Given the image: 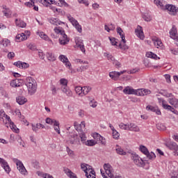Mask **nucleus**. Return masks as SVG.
Listing matches in <instances>:
<instances>
[{
  "mask_svg": "<svg viewBox=\"0 0 178 178\" xmlns=\"http://www.w3.org/2000/svg\"><path fill=\"white\" fill-rule=\"evenodd\" d=\"M26 86L27 87L28 94L29 95H34L37 92V81L31 76H29L26 79Z\"/></svg>",
  "mask_w": 178,
  "mask_h": 178,
  "instance_id": "obj_1",
  "label": "nucleus"
},
{
  "mask_svg": "<svg viewBox=\"0 0 178 178\" xmlns=\"http://www.w3.org/2000/svg\"><path fill=\"white\" fill-rule=\"evenodd\" d=\"M13 161L17 165V169L21 175H23V176H27V175H29V172H27V170L26 169V167H24V165H23L22 161L17 159H13Z\"/></svg>",
  "mask_w": 178,
  "mask_h": 178,
  "instance_id": "obj_2",
  "label": "nucleus"
},
{
  "mask_svg": "<svg viewBox=\"0 0 178 178\" xmlns=\"http://www.w3.org/2000/svg\"><path fill=\"white\" fill-rule=\"evenodd\" d=\"M131 158L134 163L139 168H144V166H145V162H144L143 159L140 156H138V154L136 153H131Z\"/></svg>",
  "mask_w": 178,
  "mask_h": 178,
  "instance_id": "obj_3",
  "label": "nucleus"
},
{
  "mask_svg": "<svg viewBox=\"0 0 178 178\" xmlns=\"http://www.w3.org/2000/svg\"><path fill=\"white\" fill-rule=\"evenodd\" d=\"M0 120L3 122L6 127L9 128V124L12 122L10 117H9L3 110L0 111Z\"/></svg>",
  "mask_w": 178,
  "mask_h": 178,
  "instance_id": "obj_4",
  "label": "nucleus"
},
{
  "mask_svg": "<svg viewBox=\"0 0 178 178\" xmlns=\"http://www.w3.org/2000/svg\"><path fill=\"white\" fill-rule=\"evenodd\" d=\"M139 149L141 152L143 153L144 155L147 156V158H148V159H155V158H156L155 153L152 152L149 153L148 148H147V147L145 145H141L139 147Z\"/></svg>",
  "mask_w": 178,
  "mask_h": 178,
  "instance_id": "obj_5",
  "label": "nucleus"
},
{
  "mask_svg": "<svg viewBox=\"0 0 178 178\" xmlns=\"http://www.w3.org/2000/svg\"><path fill=\"white\" fill-rule=\"evenodd\" d=\"M159 102L160 104H161L164 109H167V111H170V112H172V113H174L175 115H178V111L170 105L166 104V102L163 99H159Z\"/></svg>",
  "mask_w": 178,
  "mask_h": 178,
  "instance_id": "obj_6",
  "label": "nucleus"
},
{
  "mask_svg": "<svg viewBox=\"0 0 178 178\" xmlns=\"http://www.w3.org/2000/svg\"><path fill=\"white\" fill-rule=\"evenodd\" d=\"M165 147L168 148V149H170L171 151H174L175 155L178 156V145L177 143L175 142H169L167 143H165Z\"/></svg>",
  "mask_w": 178,
  "mask_h": 178,
  "instance_id": "obj_7",
  "label": "nucleus"
},
{
  "mask_svg": "<svg viewBox=\"0 0 178 178\" xmlns=\"http://www.w3.org/2000/svg\"><path fill=\"white\" fill-rule=\"evenodd\" d=\"M104 169L108 177L115 178V177L113 176V168H112V165H111V164L105 163L104 165Z\"/></svg>",
  "mask_w": 178,
  "mask_h": 178,
  "instance_id": "obj_8",
  "label": "nucleus"
},
{
  "mask_svg": "<svg viewBox=\"0 0 178 178\" xmlns=\"http://www.w3.org/2000/svg\"><path fill=\"white\" fill-rule=\"evenodd\" d=\"M124 73H126V70H123L121 72H116L113 71L111 72H109L108 76L112 79L113 80H115V81H118L119 80V77H120L121 74H124Z\"/></svg>",
  "mask_w": 178,
  "mask_h": 178,
  "instance_id": "obj_9",
  "label": "nucleus"
},
{
  "mask_svg": "<svg viewBox=\"0 0 178 178\" xmlns=\"http://www.w3.org/2000/svg\"><path fill=\"white\" fill-rule=\"evenodd\" d=\"M0 164L1 165V167L5 170V172H7L8 175H9V173H10V170H12V169H10V167L9 166L8 161L6 160H5L4 159H2L0 157Z\"/></svg>",
  "mask_w": 178,
  "mask_h": 178,
  "instance_id": "obj_10",
  "label": "nucleus"
},
{
  "mask_svg": "<svg viewBox=\"0 0 178 178\" xmlns=\"http://www.w3.org/2000/svg\"><path fill=\"white\" fill-rule=\"evenodd\" d=\"M135 33L140 40H144V38H145V35H144V32L143 31V27L140 26H137V29L135 30Z\"/></svg>",
  "mask_w": 178,
  "mask_h": 178,
  "instance_id": "obj_11",
  "label": "nucleus"
},
{
  "mask_svg": "<svg viewBox=\"0 0 178 178\" xmlns=\"http://www.w3.org/2000/svg\"><path fill=\"white\" fill-rule=\"evenodd\" d=\"M59 59L61 62H63V63H65L66 67L72 69V63H70L67 57H66L65 55H60L59 56Z\"/></svg>",
  "mask_w": 178,
  "mask_h": 178,
  "instance_id": "obj_12",
  "label": "nucleus"
},
{
  "mask_svg": "<svg viewBox=\"0 0 178 178\" xmlns=\"http://www.w3.org/2000/svg\"><path fill=\"white\" fill-rule=\"evenodd\" d=\"M165 9H167V10H168V12H170V15H172V16L176 15V13H177V11H178L176 6H175L173 5L165 6Z\"/></svg>",
  "mask_w": 178,
  "mask_h": 178,
  "instance_id": "obj_13",
  "label": "nucleus"
},
{
  "mask_svg": "<svg viewBox=\"0 0 178 178\" xmlns=\"http://www.w3.org/2000/svg\"><path fill=\"white\" fill-rule=\"evenodd\" d=\"M170 38H172V40H177V41H178L177 29H176V26L175 25L172 26V28L170 31Z\"/></svg>",
  "mask_w": 178,
  "mask_h": 178,
  "instance_id": "obj_14",
  "label": "nucleus"
},
{
  "mask_svg": "<svg viewBox=\"0 0 178 178\" xmlns=\"http://www.w3.org/2000/svg\"><path fill=\"white\" fill-rule=\"evenodd\" d=\"M59 43L60 45H66L69 42V39L67 38V35L66 33H63L61 35L60 37L59 40Z\"/></svg>",
  "mask_w": 178,
  "mask_h": 178,
  "instance_id": "obj_15",
  "label": "nucleus"
},
{
  "mask_svg": "<svg viewBox=\"0 0 178 178\" xmlns=\"http://www.w3.org/2000/svg\"><path fill=\"white\" fill-rule=\"evenodd\" d=\"M15 66L17 67H21V69H28V67H30V65L27 63H23L22 61H17L14 63Z\"/></svg>",
  "mask_w": 178,
  "mask_h": 178,
  "instance_id": "obj_16",
  "label": "nucleus"
},
{
  "mask_svg": "<svg viewBox=\"0 0 178 178\" xmlns=\"http://www.w3.org/2000/svg\"><path fill=\"white\" fill-rule=\"evenodd\" d=\"M61 91L67 95V97H73V92L67 86H61Z\"/></svg>",
  "mask_w": 178,
  "mask_h": 178,
  "instance_id": "obj_17",
  "label": "nucleus"
},
{
  "mask_svg": "<svg viewBox=\"0 0 178 178\" xmlns=\"http://www.w3.org/2000/svg\"><path fill=\"white\" fill-rule=\"evenodd\" d=\"M149 94H151V90H148V89H140L138 90L136 95H140V97H144L145 95H149Z\"/></svg>",
  "mask_w": 178,
  "mask_h": 178,
  "instance_id": "obj_18",
  "label": "nucleus"
},
{
  "mask_svg": "<svg viewBox=\"0 0 178 178\" xmlns=\"http://www.w3.org/2000/svg\"><path fill=\"white\" fill-rule=\"evenodd\" d=\"M128 130L129 131L138 132L140 131V127H138V126H137L134 123H130V124H128Z\"/></svg>",
  "mask_w": 178,
  "mask_h": 178,
  "instance_id": "obj_19",
  "label": "nucleus"
},
{
  "mask_svg": "<svg viewBox=\"0 0 178 178\" xmlns=\"http://www.w3.org/2000/svg\"><path fill=\"white\" fill-rule=\"evenodd\" d=\"M74 126L77 131H83L86 129V122L82 121L79 125H77V123L74 122Z\"/></svg>",
  "mask_w": 178,
  "mask_h": 178,
  "instance_id": "obj_20",
  "label": "nucleus"
},
{
  "mask_svg": "<svg viewBox=\"0 0 178 178\" xmlns=\"http://www.w3.org/2000/svg\"><path fill=\"white\" fill-rule=\"evenodd\" d=\"M124 94L128 95H131L133 94H136V90L130 88V86H127L124 90H123Z\"/></svg>",
  "mask_w": 178,
  "mask_h": 178,
  "instance_id": "obj_21",
  "label": "nucleus"
},
{
  "mask_svg": "<svg viewBox=\"0 0 178 178\" xmlns=\"http://www.w3.org/2000/svg\"><path fill=\"white\" fill-rule=\"evenodd\" d=\"M81 169L82 170H83V172H84L86 174H87V173H88V171H89V170H91V165H90L86 163H82L81 164Z\"/></svg>",
  "mask_w": 178,
  "mask_h": 178,
  "instance_id": "obj_22",
  "label": "nucleus"
},
{
  "mask_svg": "<svg viewBox=\"0 0 178 178\" xmlns=\"http://www.w3.org/2000/svg\"><path fill=\"white\" fill-rule=\"evenodd\" d=\"M64 173H65V175H67L70 178H77L76 174L72 172L69 168H64Z\"/></svg>",
  "mask_w": 178,
  "mask_h": 178,
  "instance_id": "obj_23",
  "label": "nucleus"
},
{
  "mask_svg": "<svg viewBox=\"0 0 178 178\" xmlns=\"http://www.w3.org/2000/svg\"><path fill=\"white\" fill-rule=\"evenodd\" d=\"M45 122L47 123V124H53V126H58L60 124L59 121H56V120L51 119L49 118H47Z\"/></svg>",
  "mask_w": 178,
  "mask_h": 178,
  "instance_id": "obj_24",
  "label": "nucleus"
},
{
  "mask_svg": "<svg viewBox=\"0 0 178 178\" xmlns=\"http://www.w3.org/2000/svg\"><path fill=\"white\" fill-rule=\"evenodd\" d=\"M45 122L47 123V124H53V126H58L60 124L59 121H56V120L51 119L49 118H47Z\"/></svg>",
  "mask_w": 178,
  "mask_h": 178,
  "instance_id": "obj_25",
  "label": "nucleus"
},
{
  "mask_svg": "<svg viewBox=\"0 0 178 178\" xmlns=\"http://www.w3.org/2000/svg\"><path fill=\"white\" fill-rule=\"evenodd\" d=\"M16 101L19 105H24L27 102V99L24 97L19 96L16 98Z\"/></svg>",
  "mask_w": 178,
  "mask_h": 178,
  "instance_id": "obj_26",
  "label": "nucleus"
},
{
  "mask_svg": "<svg viewBox=\"0 0 178 178\" xmlns=\"http://www.w3.org/2000/svg\"><path fill=\"white\" fill-rule=\"evenodd\" d=\"M168 102L170 104V105H172L175 106V108H177L178 106V99H176L175 97H172L168 99Z\"/></svg>",
  "mask_w": 178,
  "mask_h": 178,
  "instance_id": "obj_27",
  "label": "nucleus"
},
{
  "mask_svg": "<svg viewBox=\"0 0 178 178\" xmlns=\"http://www.w3.org/2000/svg\"><path fill=\"white\" fill-rule=\"evenodd\" d=\"M69 144H76L77 143V135L72 134L71 135L70 139L67 140Z\"/></svg>",
  "mask_w": 178,
  "mask_h": 178,
  "instance_id": "obj_28",
  "label": "nucleus"
},
{
  "mask_svg": "<svg viewBox=\"0 0 178 178\" xmlns=\"http://www.w3.org/2000/svg\"><path fill=\"white\" fill-rule=\"evenodd\" d=\"M146 56L147 58H150L151 59H155V60H158V59H160V58L158 57L156 54L152 53V51H148L147 53H146Z\"/></svg>",
  "mask_w": 178,
  "mask_h": 178,
  "instance_id": "obj_29",
  "label": "nucleus"
},
{
  "mask_svg": "<svg viewBox=\"0 0 178 178\" xmlns=\"http://www.w3.org/2000/svg\"><path fill=\"white\" fill-rule=\"evenodd\" d=\"M46 56L48 59V60H49V62H55V60H56V57L55 56V54L48 52L46 54Z\"/></svg>",
  "mask_w": 178,
  "mask_h": 178,
  "instance_id": "obj_30",
  "label": "nucleus"
},
{
  "mask_svg": "<svg viewBox=\"0 0 178 178\" xmlns=\"http://www.w3.org/2000/svg\"><path fill=\"white\" fill-rule=\"evenodd\" d=\"M8 127L11 129V130H13V131H15V133H19V128H17V127H16V125L15 124V123L13 122H10L8 124Z\"/></svg>",
  "mask_w": 178,
  "mask_h": 178,
  "instance_id": "obj_31",
  "label": "nucleus"
},
{
  "mask_svg": "<svg viewBox=\"0 0 178 178\" xmlns=\"http://www.w3.org/2000/svg\"><path fill=\"white\" fill-rule=\"evenodd\" d=\"M16 40H18V41H24L25 40H27V35L24 33H19L16 35Z\"/></svg>",
  "mask_w": 178,
  "mask_h": 178,
  "instance_id": "obj_32",
  "label": "nucleus"
},
{
  "mask_svg": "<svg viewBox=\"0 0 178 178\" xmlns=\"http://www.w3.org/2000/svg\"><path fill=\"white\" fill-rule=\"evenodd\" d=\"M36 34L42 38V40H44V41H47V40H49V37H48V35L44 33V32H40L37 31Z\"/></svg>",
  "mask_w": 178,
  "mask_h": 178,
  "instance_id": "obj_33",
  "label": "nucleus"
},
{
  "mask_svg": "<svg viewBox=\"0 0 178 178\" xmlns=\"http://www.w3.org/2000/svg\"><path fill=\"white\" fill-rule=\"evenodd\" d=\"M1 45H3V47H4V48H6V47H9V45H10V40L8 39H3L1 42H0Z\"/></svg>",
  "mask_w": 178,
  "mask_h": 178,
  "instance_id": "obj_34",
  "label": "nucleus"
},
{
  "mask_svg": "<svg viewBox=\"0 0 178 178\" xmlns=\"http://www.w3.org/2000/svg\"><path fill=\"white\" fill-rule=\"evenodd\" d=\"M153 42H154L155 47H156L157 48L159 47H162V45H163L162 43V40H161V39H159L158 38L153 39Z\"/></svg>",
  "mask_w": 178,
  "mask_h": 178,
  "instance_id": "obj_35",
  "label": "nucleus"
},
{
  "mask_svg": "<svg viewBox=\"0 0 178 178\" xmlns=\"http://www.w3.org/2000/svg\"><path fill=\"white\" fill-rule=\"evenodd\" d=\"M88 67H89L88 65H81L76 69V72L81 73V72H84L85 70H88Z\"/></svg>",
  "mask_w": 178,
  "mask_h": 178,
  "instance_id": "obj_36",
  "label": "nucleus"
},
{
  "mask_svg": "<svg viewBox=\"0 0 178 178\" xmlns=\"http://www.w3.org/2000/svg\"><path fill=\"white\" fill-rule=\"evenodd\" d=\"M91 91V87L90 86H85L82 87V94L83 95H87Z\"/></svg>",
  "mask_w": 178,
  "mask_h": 178,
  "instance_id": "obj_37",
  "label": "nucleus"
},
{
  "mask_svg": "<svg viewBox=\"0 0 178 178\" xmlns=\"http://www.w3.org/2000/svg\"><path fill=\"white\" fill-rule=\"evenodd\" d=\"M117 147H118L115 149V151L118 155H126V152H124L121 147H119L118 145H117Z\"/></svg>",
  "mask_w": 178,
  "mask_h": 178,
  "instance_id": "obj_38",
  "label": "nucleus"
},
{
  "mask_svg": "<svg viewBox=\"0 0 178 178\" xmlns=\"http://www.w3.org/2000/svg\"><path fill=\"white\" fill-rule=\"evenodd\" d=\"M143 19L145 20V22H151L152 20V17H151V15L149 13H145L143 15Z\"/></svg>",
  "mask_w": 178,
  "mask_h": 178,
  "instance_id": "obj_39",
  "label": "nucleus"
},
{
  "mask_svg": "<svg viewBox=\"0 0 178 178\" xmlns=\"http://www.w3.org/2000/svg\"><path fill=\"white\" fill-rule=\"evenodd\" d=\"M54 30L56 34H60L61 35H63V34H65V30H63L60 27H56Z\"/></svg>",
  "mask_w": 178,
  "mask_h": 178,
  "instance_id": "obj_40",
  "label": "nucleus"
},
{
  "mask_svg": "<svg viewBox=\"0 0 178 178\" xmlns=\"http://www.w3.org/2000/svg\"><path fill=\"white\" fill-rule=\"evenodd\" d=\"M92 137L93 138H95V140H97V141L104 140V137H102L98 133H94L92 134Z\"/></svg>",
  "mask_w": 178,
  "mask_h": 178,
  "instance_id": "obj_41",
  "label": "nucleus"
},
{
  "mask_svg": "<svg viewBox=\"0 0 178 178\" xmlns=\"http://www.w3.org/2000/svg\"><path fill=\"white\" fill-rule=\"evenodd\" d=\"M3 13L6 17H10V16H12V12L9 8H6L4 10H3Z\"/></svg>",
  "mask_w": 178,
  "mask_h": 178,
  "instance_id": "obj_42",
  "label": "nucleus"
},
{
  "mask_svg": "<svg viewBox=\"0 0 178 178\" xmlns=\"http://www.w3.org/2000/svg\"><path fill=\"white\" fill-rule=\"evenodd\" d=\"M112 134H113V138H114L115 140H119V138L120 137V134H119V132H118L116 129H114L113 131H112Z\"/></svg>",
  "mask_w": 178,
  "mask_h": 178,
  "instance_id": "obj_43",
  "label": "nucleus"
},
{
  "mask_svg": "<svg viewBox=\"0 0 178 178\" xmlns=\"http://www.w3.org/2000/svg\"><path fill=\"white\" fill-rule=\"evenodd\" d=\"M72 25L74 26V27H75L76 30H77L79 33H81L83 31V29L81 28V25H80V24L72 23Z\"/></svg>",
  "mask_w": 178,
  "mask_h": 178,
  "instance_id": "obj_44",
  "label": "nucleus"
},
{
  "mask_svg": "<svg viewBox=\"0 0 178 178\" xmlns=\"http://www.w3.org/2000/svg\"><path fill=\"white\" fill-rule=\"evenodd\" d=\"M85 144L88 145V147H94V145L97 144V142H95L94 140H88L85 142Z\"/></svg>",
  "mask_w": 178,
  "mask_h": 178,
  "instance_id": "obj_45",
  "label": "nucleus"
},
{
  "mask_svg": "<svg viewBox=\"0 0 178 178\" xmlns=\"http://www.w3.org/2000/svg\"><path fill=\"white\" fill-rule=\"evenodd\" d=\"M10 86L14 88L20 87V84H19V79L13 80L10 83Z\"/></svg>",
  "mask_w": 178,
  "mask_h": 178,
  "instance_id": "obj_46",
  "label": "nucleus"
},
{
  "mask_svg": "<svg viewBox=\"0 0 178 178\" xmlns=\"http://www.w3.org/2000/svg\"><path fill=\"white\" fill-rule=\"evenodd\" d=\"M80 138L81 141L84 144H86V140H87V137L86 136V134L83 131H80Z\"/></svg>",
  "mask_w": 178,
  "mask_h": 178,
  "instance_id": "obj_47",
  "label": "nucleus"
},
{
  "mask_svg": "<svg viewBox=\"0 0 178 178\" xmlns=\"http://www.w3.org/2000/svg\"><path fill=\"white\" fill-rule=\"evenodd\" d=\"M119 127L120 129H121L122 130H129V124H126L123 122L120 123L119 124Z\"/></svg>",
  "mask_w": 178,
  "mask_h": 178,
  "instance_id": "obj_48",
  "label": "nucleus"
},
{
  "mask_svg": "<svg viewBox=\"0 0 178 178\" xmlns=\"http://www.w3.org/2000/svg\"><path fill=\"white\" fill-rule=\"evenodd\" d=\"M67 79L63 78L60 79V83L61 84L62 87H67Z\"/></svg>",
  "mask_w": 178,
  "mask_h": 178,
  "instance_id": "obj_49",
  "label": "nucleus"
},
{
  "mask_svg": "<svg viewBox=\"0 0 178 178\" xmlns=\"http://www.w3.org/2000/svg\"><path fill=\"white\" fill-rule=\"evenodd\" d=\"M75 92H76L79 95H81V94H83V87L76 86Z\"/></svg>",
  "mask_w": 178,
  "mask_h": 178,
  "instance_id": "obj_50",
  "label": "nucleus"
},
{
  "mask_svg": "<svg viewBox=\"0 0 178 178\" xmlns=\"http://www.w3.org/2000/svg\"><path fill=\"white\" fill-rule=\"evenodd\" d=\"M104 56H106L108 60H111V62H113L115 60V57H113L112 54L104 53Z\"/></svg>",
  "mask_w": 178,
  "mask_h": 178,
  "instance_id": "obj_51",
  "label": "nucleus"
},
{
  "mask_svg": "<svg viewBox=\"0 0 178 178\" xmlns=\"http://www.w3.org/2000/svg\"><path fill=\"white\" fill-rule=\"evenodd\" d=\"M119 47H120V49H123V51H126V50L129 49V46H127V44L124 42L120 43L119 44Z\"/></svg>",
  "mask_w": 178,
  "mask_h": 178,
  "instance_id": "obj_52",
  "label": "nucleus"
},
{
  "mask_svg": "<svg viewBox=\"0 0 178 178\" xmlns=\"http://www.w3.org/2000/svg\"><path fill=\"white\" fill-rule=\"evenodd\" d=\"M66 151L70 156H74V152L70 149V148L67 146L66 147Z\"/></svg>",
  "mask_w": 178,
  "mask_h": 178,
  "instance_id": "obj_53",
  "label": "nucleus"
},
{
  "mask_svg": "<svg viewBox=\"0 0 178 178\" xmlns=\"http://www.w3.org/2000/svg\"><path fill=\"white\" fill-rule=\"evenodd\" d=\"M146 110L150 111L151 112H155V111H156V107L151 106V105H148L146 106Z\"/></svg>",
  "mask_w": 178,
  "mask_h": 178,
  "instance_id": "obj_54",
  "label": "nucleus"
},
{
  "mask_svg": "<svg viewBox=\"0 0 178 178\" xmlns=\"http://www.w3.org/2000/svg\"><path fill=\"white\" fill-rule=\"evenodd\" d=\"M76 44L77 45L78 47H79L81 45L84 44L83 42V40L78 38L75 40Z\"/></svg>",
  "mask_w": 178,
  "mask_h": 178,
  "instance_id": "obj_55",
  "label": "nucleus"
},
{
  "mask_svg": "<svg viewBox=\"0 0 178 178\" xmlns=\"http://www.w3.org/2000/svg\"><path fill=\"white\" fill-rule=\"evenodd\" d=\"M118 34L120 35L122 42H124V44H126V36H124V33L123 32H120V33H118Z\"/></svg>",
  "mask_w": 178,
  "mask_h": 178,
  "instance_id": "obj_56",
  "label": "nucleus"
},
{
  "mask_svg": "<svg viewBox=\"0 0 178 178\" xmlns=\"http://www.w3.org/2000/svg\"><path fill=\"white\" fill-rule=\"evenodd\" d=\"M89 101H90V103H89L90 106H91L92 108H97V102L94 101V99L93 100L90 99Z\"/></svg>",
  "mask_w": 178,
  "mask_h": 178,
  "instance_id": "obj_57",
  "label": "nucleus"
},
{
  "mask_svg": "<svg viewBox=\"0 0 178 178\" xmlns=\"http://www.w3.org/2000/svg\"><path fill=\"white\" fill-rule=\"evenodd\" d=\"M38 56L40 59L45 58V54H44V52H42V50H41V49L38 50Z\"/></svg>",
  "mask_w": 178,
  "mask_h": 178,
  "instance_id": "obj_58",
  "label": "nucleus"
},
{
  "mask_svg": "<svg viewBox=\"0 0 178 178\" xmlns=\"http://www.w3.org/2000/svg\"><path fill=\"white\" fill-rule=\"evenodd\" d=\"M28 48H29L31 49V51H38L37 46H35V44H29L28 45Z\"/></svg>",
  "mask_w": 178,
  "mask_h": 178,
  "instance_id": "obj_59",
  "label": "nucleus"
},
{
  "mask_svg": "<svg viewBox=\"0 0 178 178\" xmlns=\"http://www.w3.org/2000/svg\"><path fill=\"white\" fill-rule=\"evenodd\" d=\"M17 27L19 29H24L27 26V24L26 23H17L16 24Z\"/></svg>",
  "mask_w": 178,
  "mask_h": 178,
  "instance_id": "obj_60",
  "label": "nucleus"
},
{
  "mask_svg": "<svg viewBox=\"0 0 178 178\" xmlns=\"http://www.w3.org/2000/svg\"><path fill=\"white\" fill-rule=\"evenodd\" d=\"M49 23H63V22L59 21L58 18H51L49 20Z\"/></svg>",
  "mask_w": 178,
  "mask_h": 178,
  "instance_id": "obj_61",
  "label": "nucleus"
},
{
  "mask_svg": "<svg viewBox=\"0 0 178 178\" xmlns=\"http://www.w3.org/2000/svg\"><path fill=\"white\" fill-rule=\"evenodd\" d=\"M111 42V45H117L118 42L116 41V39L115 38H108Z\"/></svg>",
  "mask_w": 178,
  "mask_h": 178,
  "instance_id": "obj_62",
  "label": "nucleus"
},
{
  "mask_svg": "<svg viewBox=\"0 0 178 178\" xmlns=\"http://www.w3.org/2000/svg\"><path fill=\"white\" fill-rule=\"evenodd\" d=\"M113 65H115V66H116V67H122V64L120 63V62L114 60L113 61Z\"/></svg>",
  "mask_w": 178,
  "mask_h": 178,
  "instance_id": "obj_63",
  "label": "nucleus"
},
{
  "mask_svg": "<svg viewBox=\"0 0 178 178\" xmlns=\"http://www.w3.org/2000/svg\"><path fill=\"white\" fill-rule=\"evenodd\" d=\"M26 6H28V8H33L34 6V1L31 0V2H26L25 3Z\"/></svg>",
  "mask_w": 178,
  "mask_h": 178,
  "instance_id": "obj_64",
  "label": "nucleus"
}]
</instances>
